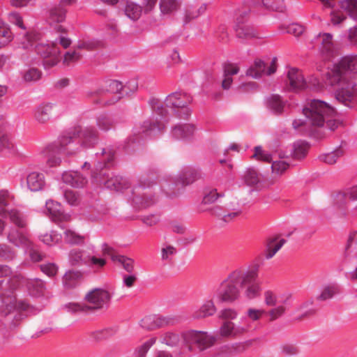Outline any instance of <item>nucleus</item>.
Wrapping results in <instances>:
<instances>
[{
  "label": "nucleus",
  "instance_id": "obj_1",
  "mask_svg": "<svg viewBox=\"0 0 357 357\" xmlns=\"http://www.w3.org/2000/svg\"><path fill=\"white\" fill-rule=\"evenodd\" d=\"M17 278L0 282V328H15L22 319V312L28 307L25 302L17 298Z\"/></svg>",
  "mask_w": 357,
  "mask_h": 357
},
{
  "label": "nucleus",
  "instance_id": "obj_2",
  "mask_svg": "<svg viewBox=\"0 0 357 357\" xmlns=\"http://www.w3.org/2000/svg\"><path fill=\"white\" fill-rule=\"evenodd\" d=\"M98 140V133L94 127H86L82 130L75 129L73 135L61 137L56 151L59 154L74 155L80 152L82 148L93 146Z\"/></svg>",
  "mask_w": 357,
  "mask_h": 357
},
{
  "label": "nucleus",
  "instance_id": "obj_3",
  "mask_svg": "<svg viewBox=\"0 0 357 357\" xmlns=\"http://www.w3.org/2000/svg\"><path fill=\"white\" fill-rule=\"evenodd\" d=\"M303 112L307 119V122L298 119L292 123L294 129H300L303 131L307 130L310 126L314 127L324 126L328 118H332L335 114L334 108L326 102L319 100H312L307 106L303 108Z\"/></svg>",
  "mask_w": 357,
  "mask_h": 357
},
{
  "label": "nucleus",
  "instance_id": "obj_4",
  "mask_svg": "<svg viewBox=\"0 0 357 357\" xmlns=\"http://www.w3.org/2000/svg\"><path fill=\"white\" fill-rule=\"evenodd\" d=\"M337 68H332L326 74L329 84L337 86L336 99L345 105L352 101L357 95V78L352 75L339 71Z\"/></svg>",
  "mask_w": 357,
  "mask_h": 357
},
{
  "label": "nucleus",
  "instance_id": "obj_5",
  "mask_svg": "<svg viewBox=\"0 0 357 357\" xmlns=\"http://www.w3.org/2000/svg\"><path fill=\"white\" fill-rule=\"evenodd\" d=\"M255 276V273H244L243 269L232 271L223 280L218 290L217 296L222 302L232 303L240 297V289L238 285L250 282Z\"/></svg>",
  "mask_w": 357,
  "mask_h": 357
},
{
  "label": "nucleus",
  "instance_id": "obj_6",
  "mask_svg": "<svg viewBox=\"0 0 357 357\" xmlns=\"http://www.w3.org/2000/svg\"><path fill=\"white\" fill-rule=\"evenodd\" d=\"M36 33H27L22 42L24 49H34L35 52L44 59V65L47 68L54 66L60 61V50L57 42L48 45L38 43Z\"/></svg>",
  "mask_w": 357,
  "mask_h": 357
},
{
  "label": "nucleus",
  "instance_id": "obj_7",
  "mask_svg": "<svg viewBox=\"0 0 357 357\" xmlns=\"http://www.w3.org/2000/svg\"><path fill=\"white\" fill-rule=\"evenodd\" d=\"M238 316V312L234 309L226 308L220 312L219 318L223 320L220 328V334L224 337H236L246 333L250 325L246 323H234L232 320Z\"/></svg>",
  "mask_w": 357,
  "mask_h": 357
},
{
  "label": "nucleus",
  "instance_id": "obj_8",
  "mask_svg": "<svg viewBox=\"0 0 357 357\" xmlns=\"http://www.w3.org/2000/svg\"><path fill=\"white\" fill-rule=\"evenodd\" d=\"M183 344L189 351H202L212 347L215 341L214 337L206 332L188 331L182 333Z\"/></svg>",
  "mask_w": 357,
  "mask_h": 357
},
{
  "label": "nucleus",
  "instance_id": "obj_9",
  "mask_svg": "<svg viewBox=\"0 0 357 357\" xmlns=\"http://www.w3.org/2000/svg\"><path fill=\"white\" fill-rule=\"evenodd\" d=\"M13 197L8 191H0V216L8 214L10 222L15 228L25 229L28 225L27 216L17 209H7Z\"/></svg>",
  "mask_w": 357,
  "mask_h": 357
},
{
  "label": "nucleus",
  "instance_id": "obj_10",
  "mask_svg": "<svg viewBox=\"0 0 357 357\" xmlns=\"http://www.w3.org/2000/svg\"><path fill=\"white\" fill-rule=\"evenodd\" d=\"M180 317L174 314L165 315H149L141 319L140 326L147 331H155L160 328L177 324Z\"/></svg>",
  "mask_w": 357,
  "mask_h": 357
},
{
  "label": "nucleus",
  "instance_id": "obj_11",
  "mask_svg": "<svg viewBox=\"0 0 357 357\" xmlns=\"http://www.w3.org/2000/svg\"><path fill=\"white\" fill-rule=\"evenodd\" d=\"M112 294L103 288H95L88 291L84 300L89 311L100 310L107 307L110 303Z\"/></svg>",
  "mask_w": 357,
  "mask_h": 357
},
{
  "label": "nucleus",
  "instance_id": "obj_12",
  "mask_svg": "<svg viewBox=\"0 0 357 357\" xmlns=\"http://www.w3.org/2000/svg\"><path fill=\"white\" fill-rule=\"evenodd\" d=\"M191 100V97L186 93H174L166 98L165 103L167 107L174 110L181 109L182 114L179 115L180 117L185 118L190 115V109L187 106Z\"/></svg>",
  "mask_w": 357,
  "mask_h": 357
},
{
  "label": "nucleus",
  "instance_id": "obj_13",
  "mask_svg": "<svg viewBox=\"0 0 357 357\" xmlns=\"http://www.w3.org/2000/svg\"><path fill=\"white\" fill-rule=\"evenodd\" d=\"M23 229L9 227L6 230V237L7 241L16 248L28 249L31 247L32 242L29 235L22 231Z\"/></svg>",
  "mask_w": 357,
  "mask_h": 357
},
{
  "label": "nucleus",
  "instance_id": "obj_14",
  "mask_svg": "<svg viewBox=\"0 0 357 357\" xmlns=\"http://www.w3.org/2000/svg\"><path fill=\"white\" fill-rule=\"evenodd\" d=\"M108 177L109 174L102 172L99 174L96 173L93 174V178L96 183L104 184L107 188L112 190L123 191L124 189L128 188L129 183L126 179L119 176Z\"/></svg>",
  "mask_w": 357,
  "mask_h": 357
},
{
  "label": "nucleus",
  "instance_id": "obj_15",
  "mask_svg": "<svg viewBox=\"0 0 357 357\" xmlns=\"http://www.w3.org/2000/svg\"><path fill=\"white\" fill-rule=\"evenodd\" d=\"M317 40L320 44L321 54L325 59L330 60L337 54L333 36L331 33H319Z\"/></svg>",
  "mask_w": 357,
  "mask_h": 357
},
{
  "label": "nucleus",
  "instance_id": "obj_16",
  "mask_svg": "<svg viewBox=\"0 0 357 357\" xmlns=\"http://www.w3.org/2000/svg\"><path fill=\"white\" fill-rule=\"evenodd\" d=\"M54 113V105L52 103H41L33 110V119L40 125L48 123Z\"/></svg>",
  "mask_w": 357,
  "mask_h": 357
},
{
  "label": "nucleus",
  "instance_id": "obj_17",
  "mask_svg": "<svg viewBox=\"0 0 357 357\" xmlns=\"http://www.w3.org/2000/svg\"><path fill=\"white\" fill-rule=\"evenodd\" d=\"M306 82L302 73L296 68L288 71L286 87L289 91H298L305 87Z\"/></svg>",
  "mask_w": 357,
  "mask_h": 357
},
{
  "label": "nucleus",
  "instance_id": "obj_18",
  "mask_svg": "<svg viewBox=\"0 0 357 357\" xmlns=\"http://www.w3.org/2000/svg\"><path fill=\"white\" fill-rule=\"evenodd\" d=\"M123 86L121 82L117 80H112L108 85L107 92L102 96V100L105 104L111 105L118 101L121 96V91L123 90Z\"/></svg>",
  "mask_w": 357,
  "mask_h": 357
},
{
  "label": "nucleus",
  "instance_id": "obj_19",
  "mask_svg": "<svg viewBox=\"0 0 357 357\" xmlns=\"http://www.w3.org/2000/svg\"><path fill=\"white\" fill-rule=\"evenodd\" d=\"M333 68H337L342 73L354 75L357 73V55H347L333 66Z\"/></svg>",
  "mask_w": 357,
  "mask_h": 357
},
{
  "label": "nucleus",
  "instance_id": "obj_20",
  "mask_svg": "<svg viewBox=\"0 0 357 357\" xmlns=\"http://www.w3.org/2000/svg\"><path fill=\"white\" fill-rule=\"evenodd\" d=\"M244 273H255V278L250 280V282L241 284V287H245L246 289L245 290V295L249 299H253L259 296L261 291V285L258 282H255L257 277H258V271L257 269H251L248 271H245Z\"/></svg>",
  "mask_w": 357,
  "mask_h": 357
},
{
  "label": "nucleus",
  "instance_id": "obj_21",
  "mask_svg": "<svg viewBox=\"0 0 357 357\" xmlns=\"http://www.w3.org/2000/svg\"><path fill=\"white\" fill-rule=\"evenodd\" d=\"M46 209L48 215L54 221H68L70 220V215L64 213L61 206L55 202L48 201L46 202Z\"/></svg>",
  "mask_w": 357,
  "mask_h": 357
},
{
  "label": "nucleus",
  "instance_id": "obj_22",
  "mask_svg": "<svg viewBox=\"0 0 357 357\" xmlns=\"http://www.w3.org/2000/svg\"><path fill=\"white\" fill-rule=\"evenodd\" d=\"M62 181L75 188H82L87 183V179L77 172H65Z\"/></svg>",
  "mask_w": 357,
  "mask_h": 357
},
{
  "label": "nucleus",
  "instance_id": "obj_23",
  "mask_svg": "<svg viewBox=\"0 0 357 357\" xmlns=\"http://www.w3.org/2000/svg\"><path fill=\"white\" fill-rule=\"evenodd\" d=\"M285 243V240L278 236H273L267 239L266 249L264 251L265 257L270 259L278 252V251Z\"/></svg>",
  "mask_w": 357,
  "mask_h": 357
},
{
  "label": "nucleus",
  "instance_id": "obj_24",
  "mask_svg": "<svg viewBox=\"0 0 357 357\" xmlns=\"http://www.w3.org/2000/svg\"><path fill=\"white\" fill-rule=\"evenodd\" d=\"M195 131V127L190 123H180L172 129V135L177 139H185L192 137Z\"/></svg>",
  "mask_w": 357,
  "mask_h": 357
},
{
  "label": "nucleus",
  "instance_id": "obj_25",
  "mask_svg": "<svg viewBox=\"0 0 357 357\" xmlns=\"http://www.w3.org/2000/svg\"><path fill=\"white\" fill-rule=\"evenodd\" d=\"M45 184V176L39 172H31L26 178L27 188L32 192L41 190Z\"/></svg>",
  "mask_w": 357,
  "mask_h": 357
},
{
  "label": "nucleus",
  "instance_id": "obj_26",
  "mask_svg": "<svg viewBox=\"0 0 357 357\" xmlns=\"http://www.w3.org/2000/svg\"><path fill=\"white\" fill-rule=\"evenodd\" d=\"M217 311V308L212 300L204 302L199 310L192 314V317L195 319H204L213 316Z\"/></svg>",
  "mask_w": 357,
  "mask_h": 357
},
{
  "label": "nucleus",
  "instance_id": "obj_27",
  "mask_svg": "<svg viewBox=\"0 0 357 357\" xmlns=\"http://www.w3.org/2000/svg\"><path fill=\"white\" fill-rule=\"evenodd\" d=\"M123 11L127 17L132 21H136L141 17L142 8L133 1H127Z\"/></svg>",
  "mask_w": 357,
  "mask_h": 357
},
{
  "label": "nucleus",
  "instance_id": "obj_28",
  "mask_svg": "<svg viewBox=\"0 0 357 357\" xmlns=\"http://www.w3.org/2000/svg\"><path fill=\"white\" fill-rule=\"evenodd\" d=\"M159 341L169 347H175L179 344L181 337L177 333L167 331L160 335Z\"/></svg>",
  "mask_w": 357,
  "mask_h": 357
},
{
  "label": "nucleus",
  "instance_id": "obj_29",
  "mask_svg": "<svg viewBox=\"0 0 357 357\" xmlns=\"http://www.w3.org/2000/svg\"><path fill=\"white\" fill-rule=\"evenodd\" d=\"M66 10L62 6H55L50 10L49 22L51 24L63 22L66 19Z\"/></svg>",
  "mask_w": 357,
  "mask_h": 357
},
{
  "label": "nucleus",
  "instance_id": "obj_30",
  "mask_svg": "<svg viewBox=\"0 0 357 357\" xmlns=\"http://www.w3.org/2000/svg\"><path fill=\"white\" fill-rule=\"evenodd\" d=\"M82 278V273L79 271H70L63 278V283L67 288L75 287L77 283Z\"/></svg>",
  "mask_w": 357,
  "mask_h": 357
},
{
  "label": "nucleus",
  "instance_id": "obj_31",
  "mask_svg": "<svg viewBox=\"0 0 357 357\" xmlns=\"http://www.w3.org/2000/svg\"><path fill=\"white\" fill-rule=\"evenodd\" d=\"M181 6L178 0H160V10L163 15H171L176 11Z\"/></svg>",
  "mask_w": 357,
  "mask_h": 357
},
{
  "label": "nucleus",
  "instance_id": "obj_32",
  "mask_svg": "<svg viewBox=\"0 0 357 357\" xmlns=\"http://www.w3.org/2000/svg\"><path fill=\"white\" fill-rule=\"evenodd\" d=\"M157 337L151 336L142 344L138 346L135 350L136 357H146V354L149 349L156 343Z\"/></svg>",
  "mask_w": 357,
  "mask_h": 357
},
{
  "label": "nucleus",
  "instance_id": "obj_33",
  "mask_svg": "<svg viewBox=\"0 0 357 357\" xmlns=\"http://www.w3.org/2000/svg\"><path fill=\"white\" fill-rule=\"evenodd\" d=\"M340 5L350 17L357 21V0H342Z\"/></svg>",
  "mask_w": 357,
  "mask_h": 357
},
{
  "label": "nucleus",
  "instance_id": "obj_34",
  "mask_svg": "<svg viewBox=\"0 0 357 357\" xmlns=\"http://www.w3.org/2000/svg\"><path fill=\"white\" fill-rule=\"evenodd\" d=\"M308 149L307 143L303 141L296 142L293 145L292 157L296 160L302 159L307 155Z\"/></svg>",
  "mask_w": 357,
  "mask_h": 357
},
{
  "label": "nucleus",
  "instance_id": "obj_35",
  "mask_svg": "<svg viewBox=\"0 0 357 357\" xmlns=\"http://www.w3.org/2000/svg\"><path fill=\"white\" fill-rule=\"evenodd\" d=\"M291 298V294H288L286 298L282 301L283 304H285L288 300ZM287 308L284 305H278L275 307H273L268 311L267 315L269 318L270 321H273L280 317H282L286 312Z\"/></svg>",
  "mask_w": 357,
  "mask_h": 357
},
{
  "label": "nucleus",
  "instance_id": "obj_36",
  "mask_svg": "<svg viewBox=\"0 0 357 357\" xmlns=\"http://www.w3.org/2000/svg\"><path fill=\"white\" fill-rule=\"evenodd\" d=\"M236 34L238 38L248 40L257 36L256 31L248 25H238L236 28Z\"/></svg>",
  "mask_w": 357,
  "mask_h": 357
},
{
  "label": "nucleus",
  "instance_id": "obj_37",
  "mask_svg": "<svg viewBox=\"0 0 357 357\" xmlns=\"http://www.w3.org/2000/svg\"><path fill=\"white\" fill-rule=\"evenodd\" d=\"M266 66L261 60H256L254 64L247 70V75L252 78H259L265 73Z\"/></svg>",
  "mask_w": 357,
  "mask_h": 357
},
{
  "label": "nucleus",
  "instance_id": "obj_38",
  "mask_svg": "<svg viewBox=\"0 0 357 357\" xmlns=\"http://www.w3.org/2000/svg\"><path fill=\"white\" fill-rule=\"evenodd\" d=\"M15 148L13 137L7 131L0 130V149L13 151Z\"/></svg>",
  "mask_w": 357,
  "mask_h": 357
},
{
  "label": "nucleus",
  "instance_id": "obj_39",
  "mask_svg": "<svg viewBox=\"0 0 357 357\" xmlns=\"http://www.w3.org/2000/svg\"><path fill=\"white\" fill-rule=\"evenodd\" d=\"M344 154V151L342 149L338 148L334 151L321 155L319 156L320 160L328 165L335 164L337 159L342 157Z\"/></svg>",
  "mask_w": 357,
  "mask_h": 357
},
{
  "label": "nucleus",
  "instance_id": "obj_40",
  "mask_svg": "<svg viewBox=\"0 0 357 357\" xmlns=\"http://www.w3.org/2000/svg\"><path fill=\"white\" fill-rule=\"evenodd\" d=\"M87 258L84 257V252L82 250L73 249L69 252V261L73 266L86 264Z\"/></svg>",
  "mask_w": 357,
  "mask_h": 357
},
{
  "label": "nucleus",
  "instance_id": "obj_41",
  "mask_svg": "<svg viewBox=\"0 0 357 357\" xmlns=\"http://www.w3.org/2000/svg\"><path fill=\"white\" fill-rule=\"evenodd\" d=\"M64 240L66 243L75 245H82L84 243V236L76 233L75 231L66 229L64 233Z\"/></svg>",
  "mask_w": 357,
  "mask_h": 357
},
{
  "label": "nucleus",
  "instance_id": "obj_42",
  "mask_svg": "<svg viewBox=\"0 0 357 357\" xmlns=\"http://www.w3.org/2000/svg\"><path fill=\"white\" fill-rule=\"evenodd\" d=\"M96 125L103 132H107L114 128V120L106 115H100L96 119Z\"/></svg>",
  "mask_w": 357,
  "mask_h": 357
},
{
  "label": "nucleus",
  "instance_id": "obj_43",
  "mask_svg": "<svg viewBox=\"0 0 357 357\" xmlns=\"http://www.w3.org/2000/svg\"><path fill=\"white\" fill-rule=\"evenodd\" d=\"M107 261L105 259L97 257L96 256H88L86 265L93 269L95 272L101 271L106 265Z\"/></svg>",
  "mask_w": 357,
  "mask_h": 357
},
{
  "label": "nucleus",
  "instance_id": "obj_44",
  "mask_svg": "<svg viewBox=\"0 0 357 357\" xmlns=\"http://www.w3.org/2000/svg\"><path fill=\"white\" fill-rule=\"evenodd\" d=\"M27 287L31 294L33 296H38L43 292L44 284L40 280L31 279L28 281Z\"/></svg>",
  "mask_w": 357,
  "mask_h": 357
},
{
  "label": "nucleus",
  "instance_id": "obj_45",
  "mask_svg": "<svg viewBox=\"0 0 357 357\" xmlns=\"http://www.w3.org/2000/svg\"><path fill=\"white\" fill-rule=\"evenodd\" d=\"M268 105L271 109L276 113H281L284 106V102L279 95H272L268 100Z\"/></svg>",
  "mask_w": 357,
  "mask_h": 357
},
{
  "label": "nucleus",
  "instance_id": "obj_46",
  "mask_svg": "<svg viewBox=\"0 0 357 357\" xmlns=\"http://www.w3.org/2000/svg\"><path fill=\"white\" fill-rule=\"evenodd\" d=\"M339 293L338 287L336 286L325 287L321 291L317 299L319 301H326L332 298L335 295Z\"/></svg>",
  "mask_w": 357,
  "mask_h": 357
},
{
  "label": "nucleus",
  "instance_id": "obj_47",
  "mask_svg": "<svg viewBox=\"0 0 357 357\" xmlns=\"http://www.w3.org/2000/svg\"><path fill=\"white\" fill-rule=\"evenodd\" d=\"M16 257V252L14 248L6 244H0V259L12 260Z\"/></svg>",
  "mask_w": 357,
  "mask_h": 357
},
{
  "label": "nucleus",
  "instance_id": "obj_48",
  "mask_svg": "<svg viewBox=\"0 0 357 357\" xmlns=\"http://www.w3.org/2000/svg\"><path fill=\"white\" fill-rule=\"evenodd\" d=\"M40 240L48 245H52L58 243L61 239V236L56 232H51L50 234H43L40 236Z\"/></svg>",
  "mask_w": 357,
  "mask_h": 357
},
{
  "label": "nucleus",
  "instance_id": "obj_49",
  "mask_svg": "<svg viewBox=\"0 0 357 357\" xmlns=\"http://www.w3.org/2000/svg\"><path fill=\"white\" fill-rule=\"evenodd\" d=\"M243 179L248 185H255L259 182V176L253 169H249L244 174Z\"/></svg>",
  "mask_w": 357,
  "mask_h": 357
},
{
  "label": "nucleus",
  "instance_id": "obj_50",
  "mask_svg": "<svg viewBox=\"0 0 357 357\" xmlns=\"http://www.w3.org/2000/svg\"><path fill=\"white\" fill-rule=\"evenodd\" d=\"M206 8L201 6L199 8H191L186 10L185 14V22H189L191 20L198 17L205 11Z\"/></svg>",
  "mask_w": 357,
  "mask_h": 357
},
{
  "label": "nucleus",
  "instance_id": "obj_51",
  "mask_svg": "<svg viewBox=\"0 0 357 357\" xmlns=\"http://www.w3.org/2000/svg\"><path fill=\"white\" fill-rule=\"evenodd\" d=\"M82 58V55L77 51L67 52L64 54L63 63L66 66H70L77 62Z\"/></svg>",
  "mask_w": 357,
  "mask_h": 357
},
{
  "label": "nucleus",
  "instance_id": "obj_52",
  "mask_svg": "<svg viewBox=\"0 0 357 357\" xmlns=\"http://www.w3.org/2000/svg\"><path fill=\"white\" fill-rule=\"evenodd\" d=\"M12 39L10 30L6 26H0V47L7 45Z\"/></svg>",
  "mask_w": 357,
  "mask_h": 357
},
{
  "label": "nucleus",
  "instance_id": "obj_53",
  "mask_svg": "<svg viewBox=\"0 0 357 357\" xmlns=\"http://www.w3.org/2000/svg\"><path fill=\"white\" fill-rule=\"evenodd\" d=\"M261 5L269 9L274 10H282L283 1L282 0H260Z\"/></svg>",
  "mask_w": 357,
  "mask_h": 357
},
{
  "label": "nucleus",
  "instance_id": "obj_54",
  "mask_svg": "<svg viewBox=\"0 0 357 357\" xmlns=\"http://www.w3.org/2000/svg\"><path fill=\"white\" fill-rule=\"evenodd\" d=\"M330 17L331 23L335 26L342 24L347 19V16L340 10H332Z\"/></svg>",
  "mask_w": 357,
  "mask_h": 357
},
{
  "label": "nucleus",
  "instance_id": "obj_55",
  "mask_svg": "<svg viewBox=\"0 0 357 357\" xmlns=\"http://www.w3.org/2000/svg\"><path fill=\"white\" fill-rule=\"evenodd\" d=\"M289 163L283 160H278L273 162L271 168L273 174L282 175L289 168Z\"/></svg>",
  "mask_w": 357,
  "mask_h": 357
},
{
  "label": "nucleus",
  "instance_id": "obj_56",
  "mask_svg": "<svg viewBox=\"0 0 357 357\" xmlns=\"http://www.w3.org/2000/svg\"><path fill=\"white\" fill-rule=\"evenodd\" d=\"M115 262L122 265L123 268L128 273H132L134 270V261L130 258L119 255Z\"/></svg>",
  "mask_w": 357,
  "mask_h": 357
},
{
  "label": "nucleus",
  "instance_id": "obj_57",
  "mask_svg": "<svg viewBox=\"0 0 357 357\" xmlns=\"http://www.w3.org/2000/svg\"><path fill=\"white\" fill-rule=\"evenodd\" d=\"M252 157L258 160L266 162H271L272 160L271 154L264 151L260 146L255 148V153Z\"/></svg>",
  "mask_w": 357,
  "mask_h": 357
},
{
  "label": "nucleus",
  "instance_id": "obj_58",
  "mask_svg": "<svg viewBox=\"0 0 357 357\" xmlns=\"http://www.w3.org/2000/svg\"><path fill=\"white\" fill-rule=\"evenodd\" d=\"M212 213L225 222H229V221L234 220L239 214L238 212H231V213H225L224 212H221L217 208L213 209Z\"/></svg>",
  "mask_w": 357,
  "mask_h": 357
},
{
  "label": "nucleus",
  "instance_id": "obj_59",
  "mask_svg": "<svg viewBox=\"0 0 357 357\" xmlns=\"http://www.w3.org/2000/svg\"><path fill=\"white\" fill-rule=\"evenodd\" d=\"M66 201L70 206H76L80 203V197L78 194L73 190H67L64 193Z\"/></svg>",
  "mask_w": 357,
  "mask_h": 357
},
{
  "label": "nucleus",
  "instance_id": "obj_60",
  "mask_svg": "<svg viewBox=\"0 0 357 357\" xmlns=\"http://www.w3.org/2000/svg\"><path fill=\"white\" fill-rule=\"evenodd\" d=\"M264 314H266V311L264 310L256 309L254 307H249L246 312L248 318L252 321L259 320Z\"/></svg>",
  "mask_w": 357,
  "mask_h": 357
},
{
  "label": "nucleus",
  "instance_id": "obj_61",
  "mask_svg": "<svg viewBox=\"0 0 357 357\" xmlns=\"http://www.w3.org/2000/svg\"><path fill=\"white\" fill-rule=\"evenodd\" d=\"M151 107L155 112L160 115H165L167 112V108H169L166 106L165 101L162 102L158 99L152 100Z\"/></svg>",
  "mask_w": 357,
  "mask_h": 357
},
{
  "label": "nucleus",
  "instance_id": "obj_62",
  "mask_svg": "<svg viewBox=\"0 0 357 357\" xmlns=\"http://www.w3.org/2000/svg\"><path fill=\"white\" fill-rule=\"evenodd\" d=\"M115 333V330L112 328H105L101 331H98L92 333V337L97 341L108 338Z\"/></svg>",
  "mask_w": 357,
  "mask_h": 357
},
{
  "label": "nucleus",
  "instance_id": "obj_63",
  "mask_svg": "<svg viewBox=\"0 0 357 357\" xmlns=\"http://www.w3.org/2000/svg\"><path fill=\"white\" fill-rule=\"evenodd\" d=\"M264 301L266 305L273 307L277 304L278 298L273 291L266 290L264 293Z\"/></svg>",
  "mask_w": 357,
  "mask_h": 357
},
{
  "label": "nucleus",
  "instance_id": "obj_64",
  "mask_svg": "<svg viewBox=\"0 0 357 357\" xmlns=\"http://www.w3.org/2000/svg\"><path fill=\"white\" fill-rule=\"evenodd\" d=\"M66 307L69 312L73 313L89 312L86 303L79 304L77 303H70L66 305Z\"/></svg>",
  "mask_w": 357,
  "mask_h": 357
}]
</instances>
